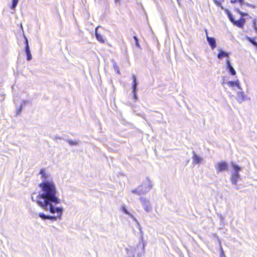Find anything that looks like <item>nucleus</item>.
I'll use <instances>...</instances> for the list:
<instances>
[{
	"mask_svg": "<svg viewBox=\"0 0 257 257\" xmlns=\"http://www.w3.org/2000/svg\"><path fill=\"white\" fill-rule=\"evenodd\" d=\"M244 0H238L240 5H242L243 4H244Z\"/></svg>",
	"mask_w": 257,
	"mask_h": 257,
	"instance_id": "obj_33",
	"label": "nucleus"
},
{
	"mask_svg": "<svg viewBox=\"0 0 257 257\" xmlns=\"http://www.w3.org/2000/svg\"><path fill=\"white\" fill-rule=\"evenodd\" d=\"M226 69L228 71V72L231 75H235L236 74V71L234 68L232 66L231 62L228 61L227 64L226 65Z\"/></svg>",
	"mask_w": 257,
	"mask_h": 257,
	"instance_id": "obj_14",
	"label": "nucleus"
},
{
	"mask_svg": "<svg viewBox=\"0 0 257 257\" xmlns=\"http://www.w3.org/2000/svg\"><path fill=\"white\" fill-rule=\"evenodd\" d=\"M133 94H134V98L135 99V100H136L137 99V94H136V93H133Z\"/></svg>",
	"mask_w": 257,
	"mask_h": 257,
	"instance_id": "obj_35",
	"label": "nucleus"
},
{
	"mask_svg": "<svg viewBox=\"0 0 257 257\" xmlns=\"http://www.w3.org/2000/svg\"><path fill=\"white\" fill-rule=\"evenodd\" d=\"M66 141L68 142L70 146H77L81 143V141L79 140L73 141L72 140L67 139Z\"/></svg>",
	"mask_w": 257,
	"mask_h": 257,
	"instance_id": "obj_18",
	"label": "nucleus"
},
{
	"mask_svg": "<svg viewBox=\"0 0 257 257\" xmlns=\"http://www.w3.org/2000/svg\"><path fill=\"white\" fill-rule=\"evenodd\" d=\"M253 28L255 30V32L257 33V27Z\"/></svg>",
	"mask_w": 257,
	"mask_h": 257,
	"instance_id": "obj_41",
	"label": "nucleus"
},
{
	"mask_svg": "<svg viewBox=\"0 0 257 257\" xmlns=\"http://www.w3.org/2000/svg\"><path fill=\"white\" fill-rule=\"evenodd\" d=\"M225 58H226V65H227V63H228V61L229 62H230L229 55H228V57H226Z\"/></svg>",
	"mask_w": 257,
	"mask_h": 257,
	"instance_id": "obj_32",
	"label": "nucleus"
},
{
	"mask_svg": "<svg viewBox=\"0 0 257 257\" xmlns=\"http://www.w3.org/2000/svg\"><path fill=\"white\" fill-rule=\"evenodd\" d=\"M132 219H133V220L134 221H135L136 222L137 227L140 230L141 233H142V227H141V225L140 224L139 222H138V220L135 217H134Z\"/></svg>",
	"mask_w": 257,
	"mask_h": 257,
	"instance_id": "obj_23",
	"label": "nucleus"
},
{
	"mask_svg": "<svg viewBox=\"0 0 257 257\" xmlns=\"http://www.w3.org/2000/svg\"><path fill=\"white\" fill-rule=\"evenodd\" d=\"M140 201L142 204L144 210L147 212H150L152 211V207L151 205L150 202L149 200L145 198L141 197L140 198Z\"/></svg>",
	"mask_w": 257,
	"mask_h": 257,
	"instance_id": "obj_3",
	"label": "nucleus"
},
{
	"mask_svg": "<svg viewBox=\"0 0 257 257\" xmlns=\"http://www.w3.org/2000/svg\"><path fill=\"white\" fill-rule=\"evenodd\" d=\"M218 51H219V52L217 55V58L219 60H222L223 58L228 57V55H230V52H226L221 48H220L218 50Z\"/></svg>",
	"mask_w": 257,
	"mask_h": 257,
	"instance_id": "obj_8",
	"label": "nucleus"
},
{
	"mask_svg": "<svg viewBox=\"0 0 257 257\" xmlns=\"http://www.w3.org/2000/svg\"><path fill=\"white\" fill-rule=\"evenodd\" d=\"M249 4H250L247 3H245V2H244V4H243V5H241V6H243V5H246V6H248V7H249Z\"/></svg>",
	"mask_w": 257,
	"mask_h": 257,
	"instance_id": "obj_37",
	"label": "nucleus"
},
{
	"mask_svg": "<svg viewBox=\"0 0 257 257\" xmlns=\"http://www.w3.org/2000/svg\"><path fill=\"white\" fill-rule=\"evenodd\" d=\"M28 102H29L28 100H23V101L22 102V103L21 104L20 108L19 109L17 108V114H19L21 111L23 106H25V104Z\"/></svg>",
	"mask_w": 257,
	"mask_h": 257,
	"instance_id": "obj_20",
	"label": "nucleus"
},
{
	"mask_svg": "<svg viewBox=\"0 0 257 257\" xmlns=\"http://www.w3.org/2000/svg\"><path fill=\"white\" fill-rule=\"evenodd\" d=\"M56 139H59V140H64L65 141H66V139H63V138H61L60 137H57Z\"/></svg>",
	"mask_w": 257,
	"mask_h": 257,
	"instance_id": "obj_36",
	"label": "nucleus"
},
{
	"mask_svg": "<svg viewBox=\"0 0 257 257\" xmlns=\"http://www.w3.org/2000/svg\"><path fill=\"white\" fill-rule=\"evenodd\" d=\"M239 178H240V175H239V173H232L231 178H230V181H231L232 184L233 185H235L234 188L236 190H238L239 189V187L237 186V182Z\"/></svg>",
	"mask_w": 257,
	"mask_h": 257,
	"instance_id": "obj_6",
	"label": "nucleus"
},
{
	"mask_svg": "<svg viewBox=\"0 0 257 257\" xmlns=\"http://www.w3.org/2000/svg\"><path fill=\"white\" fill-rule=\"evenodd\" d=\"M139 246H141V243L140 242L137 244V247H139Z\"/></svg>",
	"mask_w": 257,
	"mask_h": 257,
	"instance_id": "obj_43",
	"label": "nucleus"
},
{
	"mask_svg": "<svg viewBox=\"0 0 257 257\" xmlns=\"http://www.w3.org/2000/svg\"><path fill=\"white\" fill-rule=\"evenodd\" d=\"M136 249H129L128 248H125V250L126 251L127 257H135V253Z\"/></svg>",
	"mask_w": 257,
	"mask_h": 257,
	"instance_id": "obj_16",
	"label": "nucleus"
},
{
	"mask_svg": "<svg viewBox=\"0 0 257 257\" xmlns=\"http://www.w3.org/2000/svg\"><path fill=\"white\" fill-rule=\"evenodd\" d=\"M132 78H133V82H132V93H136L137 90V85H138V82L137 80L136 77V76L134 74L132 75Z\"/></svg>",
	"mask_w": 257,
	"mask_h": 257,
	"instance_id": "obj_13",
	"label": "nucleus"
},
{
	"mask_svg": "<svg viewBox=\"0 0 257 257\" xmlns=\"http://www.w3.org/2000/svg\"><path fill=\"white\" fill-rule=\"evenodd\" d=\"M226 13L227 15V16L228 17V19H229L230 21L233 24L234 22H235V19L233 18V16L232 14L231 13V12L228 10H225Z\"/></svg>",
	"mask_w": 257,
	"mask_h": 257,
	"instance_id": "obj_19",
	"label": "nucleus"
},
{
	"mask_svg": "<svg viewBox=\"0 0 257 257\" xmlns=\"http://www.w3.org/2000/svg\"><path fill=\"white\" fill-rule=\"evenodd\" d=\"M220 257L224 256L225 254L223 250L222 247L220 246Z\"/></svg>",
	"mask_w": 257,
	"mask_h": 257,
	"instance_id": "obj_30",
	"label": "nucleus"
},
{
	"mask_svg": "<svg viewBox=\"0 0 257 257\" xmlns=\"http://www.w3.org/2000/svg\"><path fill=\"white\" fill-rule=\"evenodd\" d=\"M246 96L244 94V92L242 91H239L237 92L236 95V100L239 103H241L244 101L245 99Z\"/></svg>",
	"mask_w": 257,
	"mask_h": 257,
	"instance_id": "obj_11",
	"label": "nucleus"
},
{
	"mask_svg": "<svg viewBox=\"0 0 257 257\" xmlns=\"http://www.w3.org/2000/svg\"><path fill=\"white\" fill-rule=\"evenodd\" d=\"M235 10H236V12H237V13H238L239 15H240V13H241V12H241V11H240L239 10V9L235 8Z\"/></svg>",
	"mask_w": 257,
	"mask_h": 257,
	"instance_id": "obj_34",
	"label": "nucleus"
},
{
	"mask_svg": "<svg viewBox=\"0 0 257 257\" xmlns=\"http://www.w3.org/2000/svg\"><path fill=\"white\" fill-rule=\"evenodd\" d=\"M256 18H255L254 19H253L252 20V28H254V27H257V24H256Z\"/></svg>",
	"mask_w": 257,
	"mask_h": 257,
	"instance_id": "obj_29",
	"label": "nucleus"
},
{
	"mask_svg": "<svg viewBox=\"0 0 257 257\" xmlns=\"http://www.w3.org/2000/svg\"><path fill=\"white\" fill-rule=\"evenodd\" d=\"M14 102L16 103V98H14Z\"/></svg>",
	"mask_w": 257,
	"mask_h": 257,
	"instance_id": "obj_45",
	"label": "nucleus"
},
{
	"mask_svg": "<svg viewBox=\"0 0 257 257\" xmlns=\"http://www.w3.org/2000/svg\"><path fill=\"white\" fill-rule=\"evenodd\" d=\"M19 2V0H12V6L11 7V9L12 10H15Z\"/></svg>",
	"mask_w": 257,
	"mask_h": 257,
	"instance_id": "obj_22",
	"label": "nucleus"
},
{
	"mask_svg": "<svg viewBox=\"0 0 257 257\" xmlns=\"http://www.w3.org/2000/svg\"><path fill=\"white\" fill-rule=\"evenodd\" d=\"M245 23L244 18L241 17L239 20L236 21L233 23L234 25L236 26L238 28H242Z\"/></svg>",
	"mask_w": 257,
	"mask_h": 257,
	"instance_id": "obj_12",
	"label": "nucleus"
},
{
	"mask_svg": "<svg viewBox=\"0 0 257 257\" xmlns=\"http://www.w3.org/2000/svg\"><path fill=\"white\" fill-rule=\"evenodd\" d=\"M119 1H120V0H114V2H115V4H117V3H119Z\"/></svg>",
	"mask_w": 257,
	"mask_h": 257,
	"instance_id": "obj_42",
	"label": "nucleus"
},
{
	"mask_svg": "<svg viewBox=\"0 0 257 257\" xmlns=\"http://www.w3.org/2000/svg\"><path fill=\"white\" fill-rule=\"evenodd\" d=\"M249 7H250V8H252L253 9L255 8V6H254V5H253L252 4H249Z\"/></svg>",
	"mask_w": 257,
	"mask_h": 257,
	"instance_id": "obj_38",
	"label": "nucleus"
},
{
	"mask_svg": "<svg viewBox=\"0 0 257 257\" xmlns=\"http://www.w3.org/2000/svg\"><path fill=\"white\" fill-rule=\"evenodd\" d=\"M100 27H97L95 29V37L96 39L100 43H104L105 42V39L103 38L102 35L99 33L98 31L99 29H101Z\"/></svg>",
	"mask_w": 257,
	"mask_h": 257,
	"instance_id": "obj_10",
	"label": "nucleus"
},
{
	"mask_svg": "<svg viewBox=\"0 0 257 257\" xmlns=\"http://www.w3.org/2000/svg\"><path fill=\"white\" fill-rule=\"evenodd\" d=\"M248 41L250 42L253 46L257 47V42L255 41V40L249 37H247V38Z\"/></svg>",
	"mask_w": 257,
	"mask_h": 257,
	"instance_id": "obj_24",
	"label": "nucleus"
},
{
	"mask_svg": "<svg viewBox=\"0 0 257 257\" xmlns=\"http://www.w3.org/2000/svg\"><path fill=\"white\" fill-rule=\"evenodd\" d=\"M192 153L193 154L192 157V163L194 165H196L197 164L201 163V162L203 161V158L199 157L194 151L192 152Z\"/></svg>",
	"mask_w": 257,
	"mask_h": 257,
	"instance_id": "obj_9",
	"label": "nucleus"
},
{
	"mask_svg": "<svg viewBox=\"0 0 257 257\" xmlns=\"http://www.w3.org/2000/svg\"><path fill=\"white\" fill-rule=\"evenodd\" d=\"M24 38H25V42H24V43H25V50H25V53H26V56H27V60L28 61H30L32 59V54H31V51H30V50L28 40V39L26 38V37L25 35L24 36Z\"/></svg>",
	"mask_w": 257,
	"mask_h": 257,
	"instance_id": "obj_5",
	"label": "nucleus"
},
{
	"mask_svg": "<svg viewBox=\"0 0 257 257\" xmlns=\"http://www.w3.org/2000/svg\"><path fill=\"white\" fill-rule=\"evenodd\" d=\"M134 40H135V45L136 46V47L139 48H141V46H140V45L139 43V39L138 38V37L136 36H134L133 37Z\"/></svg>",
	"mask_w": 257,
	"mask_h": 257,
	"instance_id": "obj_26",
	"label": "nucleus"
},
{
	"mask_svg": "<svg viewBox=\"0 0 257 257\" xmlns=\"http://www.w3.org/2000/svg\"><path fill=\"white\" fill-rule=\"evenodd\" d=\"M217 173L226 171L228 169V165L225 161H222L217 163L215 166Z\"/></svg>",
	"mask_w": 257,
	"mask_h": 257,
	"instance_id": "obj_4",
	"label": "nucleus"
},
{
	"mask_svg": "<svg viewBox=\"0 0 257 257\" xmlns=\"http://www.w3.org/2000/svg\"><path fill=\"white\" fill-rule=\"evenodd\" d=\"M236 2H238V0H231V3H236Z\"/></svg>",
	"mask_w": 257,
	"mask_h": 257,
	"instance_id": "obj_39",
	"label": "nucleus"
},
{
	"mask_svg": "<svg viewBox=\"0 0 257 257\" xmlns=\"http://www.w3.org/2000/svg\"><path fill=\"white\" fill-rule=\"evenodd\" d=\"M121 210L125 214L129 215L132 218L134 216L127 210L125 205H122L121 208Z\"/></svg>",
	"mask_w": 257,
	"mask_h": 257,
	"instance_id": "obj_17",
	"label": "nucleus"
},
{
	"mask_svg": "<svg viewBox=\"0 0 257 257\" xmlns=\"http://www.w3.org/2000/svg\"><path fill=\"white\" fill-rule=\"evenodd\" d=\"M213 2L217 6L220 7L223 9V7L221 6V2L220 0H213Z\"/></svg>",
	"mask_w": 257,
	"mask_h": 257,
	"instance_id": "obj_28",
	"label": "nucleus"
},
{
	"mask_svg": "<svg viewBox=\"0 0 257 257\" xmlns=\"http://www.w3.org/2000/svg\"><path fill=\"white\" fill-rule=\"evenodd\" d=\"M240 15H241V17L243 18V17L245 16H248V14L246 13L241 12V13H240Z\"/></svg>",
	"mask_w": 257,
	"mask_h": 257,
	"instance_id": "obj_31",
	"label": "nucleus"
},
{
	"mask_svg": "<svg viewBox=\"0 0 257 257\" xmlns=\"http://www.w3.org/2000/svg\"><path fill=\"white\" fill-rule=\"evenodd\" d=\"M138 255V257H141V256H142V253H141V252H139V253H138V255Z\"/></svg>",
	"mask_w": 257,
	"mask_h": 257,
	"instance_id": "obj_40",
	"label": "nucleus"
},
{
	"mask_svg": "<svg viewBox=\"0 0 257 257\" xmlns=\"http://www.w3.org/2000/svg\"><path fill=\"white\" fill-rule=\"evenodd\" d=\"M40 174L42 175V182L39 184L41 191L38 194L34 193L31 196L33 202H36L38 205L46 211H49L51 214L56 215H48L47 219L51 221H56L58 219L61 220L63 212V208L56 205L61 202V199L57 196V191L56 186L52 180L48 179L45 169H41Z\"/></svg>",
	"mask_w": 257,
	"mask_h": 257,
	"instance_id": "obj_1",
	"label": "nucleus"
},
{
	"mask_svg": "<svg viewBox=\"0 0 257 257\" xmlns=\"http://www.w3.org/2000/svg\"><path fill=\"white\" fill-rule=\"evenodd\" d=\"M227 84L229 87H234V86H237L238 89H239V90H242V88L240 86L239 81L238 80L234 81H229L227 82Z\"/></svg>",
	"mask_w": 257,
	"mask_h": 257,
	"instance_id": "obj_15",
	"label": "nucleus"
},
{
	"mask_svg": "<svg viewBox=\"0 0 257 257\" xmlns=\"http://www.w3.org/2000/svg\"><path fill=\"white\" fill-rule=\"evenodd\" d=\"M206 35V39L207 42L212 49H214L216 47V39L214 37H209L207 30H205Z\"/></svg>",
	"mask_w": 257,
	"mask_h": 257,
	"instance_id": "obj_7",
	"label": "nucleus"
},
{
	"mask_svg": "<svg viewBox=\"0 0 257 257\" xmlns=\"http://www.w3.org/2000/svg\"><path fill=\"white\" fill-rule=\"evenodd\" d=\"M113 66L114 69L116 71L117 73L118 74H120V71L119 70V67L116 65V63L115 62L113 63Z\"/></svg>",
	"mask_w": 257,
	"mask_h": 257,
	"instance_id": "obj_27",
	"label": "nucleus"
},
{
	"mask_svg": "<svg viewBox=\"0 0 257 257\" xmlns=\"http://www.w3.org/2000/svg\"><path fill=\"white\" fill-rule=\"evenodd\" d=\"M39 216L42 219V220H46L48 218V215L45 214L44 213H39Z\"/></svg>",
	"mask_w": 257,
	"mask_h": 257,
	"instance_id": "obj_25",
	"label": "nucleus"
},
{
	"mask_svg": "<svg viewBox=\"0 0 257 257\" xmlns=\"http://www.w3.org/2000/svg\"><path fill=\"white\" fill-rule=\"evenodd\" d=\"M152 188V184L148 177L146 178L145 181L143 182L142 185L139 186L137 189L131 191L132 193L136 194L138 195L145 194L149 192Z\"/></svg>",
	"mask_w": 257,
	"mask_h": 257,
	"instance_id": "obj_2",
	"label": "nucleus"
},
{
	"mask_svg": "<svg viewBox=\"0 0 257 257\" xmlns=\"http://www.w3.org/2000/svg\"><path fill=\"white\" fill-rule=\"evenodd\" d=\"M144 247H145V245L143 243V251H144Z\"/></svg>",
	"mask_w": 257,
	"mask_h": 257,
	"instance_id": "obj_44",
	"label": "nucleus"
},
{
	"mask_svg": "<svg viewBox=\"0 0 257 257\" xmlns=\"http://www.w3.org/2000/svg\"><path fill=\"white\" fill-rule=\"evenodd\" d=\"M232 168H233V169L234 170V172L233 173H239V171H240L241 169V168L239 166H237V165H235L234 164H232Z\"/></svg>",
	"mask_w": 257,
	"mask_h": 257,
	"instance_id": "obj_21",
	"label": "nucleus"
}]
</instances>
